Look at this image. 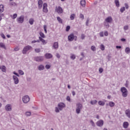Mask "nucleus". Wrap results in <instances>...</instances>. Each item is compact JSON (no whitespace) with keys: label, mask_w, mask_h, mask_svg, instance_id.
Segmentation results:
<instances>
[{"label":"nucleus","mask_w":130,"mask_h":130,"mask_svg":"<svg viewBox=\"0 0 130 130\" xmlns=\"http://www.w3.org/2000/svg\"><path fill=\"white\" fill-rule=\"evenodd\" d=\"M83 109V106L82 105V104L81 103H78L76 104V113L77 114H80L81 113V110Z\"/></svg>","instance_id":"f257e3e1"},{"label":"nucleus","mask_w":130,"mask_h":130,"mask_svg":"<svg viewBox=\"0 0 130 130\" xmlns=\"http://www.w3.org/2000/svg\"><path fill=\"white\" fill-rule=\"evenodd\" d=\"M32 49H33L32 46L27 45L23 48L22 52L23 54H26L27 51H29V50H32Z\"/></svg>","instance_id":"f03ea898"},{"label":"nucleus","mask_w":130,"mask_h":130,"mask_svg":"<svg viewBox=\"0 0 130 130\" xmlns=\"http://www.w3.org/2000/svg\"><path fill=\"white\" fill-rule=\"evenodd\" d=\"M121 92L122 93V96L123 97H127V89L124 87H122L121 88Z\"/></svg>","instance_id":"7ed1b4c3"},{"label":"nucleus","mask_w":130,"mask_h":130,"mask_svg":"<svg viewBox=\"0 0 130 130\" xmlns=\"http://www.w3.org/2000/svg\"><path fill=\"white\" fill-rule=\"evenodd\" d=\"M77 36L74 35V34H71L68 36V40L69 41L72 42L75 39V41H77Z\"/></svg>","instance_id":"20e7f679"},{"label":"nucleus","mask_w":130,"mask_h":130,"mask_svg":"<svg viewBox=\"0 0 130 130\" xmlns=\"http://www.w3.org/2000/svg\"><path fill=\"white\" fill-rule=\"evenodd\" d=\"M25 19V17L24 15H21L19 17L17 18V22L19 23V24H22L24 22V20Z\"/></svg>","instance_id":"39448f33"},{"label":"nucleus","mask_w":130,"mask_h":130,"mask_svg":"<svg viewBox=\"0 0 130 130\" xmlns=\"http://www.w3.org/2000/svg\"><path fill=\"white\" fill-rule=\"evenodd\" d=\"M44 58H43V56H38L35 57V60L36 61H37L38 62H40L41 61H43V60Z\"/></svg>","instance_id":"423d86ee"},{"label":"nucleus","mask_w":130,"mask_h":130,"mask_svg":"<svg viewBox=\"0 0 130 130\" xmlns=\"http://www.w3.org/2000/svg\"><path fill=\"white\" fill-rule=\"evenodd\" d=\"M55 12L57 13L58 14H62L63 12V10H62V8L60 7H56L55 8Z\"/></svg>","instance_id":"0eeeda50"},{"label":"nucleus","mask_w":130,"mask_h":130,"mask_svg":"<svg viewBox=\"0 0 130 130\" xmlns=\"http://www.w3.org/2000/svg\"><path fill=\"white\" fill-rule=\"evenodd\" d=\"M22 101L23 103H28L30 101V98L28 95H25L22 98Z\"/></svg>","instance_id":"6e6552de"},{"label":"nucleus","mask_w":130,"mask_h":130,"mask_svg":"<svg viewBox=\"0 0 130 130\" xmlns=\"http://www.w3.org/2000/svg\"><path fill=\"white\" fill-rule=\"evenodd\" d=\"M43 12L44 13H48V9L47 8V4L44 3L43 5Z\"/></svg>","instance_id":"1a4fd4ad"},{"label":"nucleus","mask_w":130,"mask_h":130,"mask_svg":"<svg viewBox=\"0 0 130 130\" xmlns=\"http://www.w3.org/2000/svg\"><path fill=\"white\" fill-rule=\"evenodd\" d=\"M66 107V104L63 103H60L58 104V108L59 110L61 111Z\"/></svg>","instance_id":"9d476101"},{"label":"nucleus","mask_w":130,"mask_h":130,"mask_svg":"<svg viewBox=\"0 0 130 130\" xmlns=\"http://www.w3.org/2000/svg\"><path fill=\"white\" fill-rule=\"evenodd\" d=\"M96 124L98 126L101 127V126H103V124H104V121L103 120H100L96 122Z\"/></svg>","instance_id":"9b49d317"},{"label":"nucleus","mask_w":130,"mask_h":130,"mask_svg":"<svg viewBox=\"0 0 130 130\" xmlns=\"http://www.w3.org/2000/svg\"><path fill=\"white\" fill-rule=\"evenodd\" d=\"M45 57H46L47 59H50V58L53 57V56L50 53H47L45 54Z\"/></svg>","instance_id":"f8f14e48"},{"label":"nucleus","mask_w":130,"mask_h":130,"mask_svg":"<svg viewBox=\"0 0 130 130\" xmlns=\"http://www.w3.org/2000/svg\"><path fill=\"white\" fill-rule=\"evenodd\" d=\"M112 21H113V19H112V17L111 16H109L106 18V19L105 20V21H106L107 23H112Z\"/></svg>","instance_id":"ddd939ff"},{"label":"nucleus","mask_w":130,"mask_h":130,"mask_svg":"<svg viewBox=\"0 0 130 130\" xmlns=\"http://www.w3.org/2000/svg\"><path fill=\"white\" fill-rule=\"evenodd\" d=\"M13 79L15 85L19 84V78H18V77L16 76L13 75Z\"/></svg>","instance_id":"4468645a"},{"label":"nucleus","mask_w":130,"mask_h":130,"mask_svg":"<svg viewBox=\"0 0 130 130\" xmlns=\"http://www.w3.org/2000/svg\"><path fill=\"white\" fill-rule=\"evenodd\" d=\"M38 8L39 10L42 9V5H43V2L42 0H39L38 2Z\"/></svg>","instance_id":"2eb2a0df"},{"label":"nucleus","mask_w":130,"mask_h":130,"mask_svg":"<svg viewBox=\"0 0 130 130\" xmlns=\"http://www.w3.org/2000/svg\"><path fill=\"white\" fill-rule=\"evenodd\" d=\"M6 111H12V105L8 104L5 106Z\"/></svg>","instance_id":"dca6fc26"},{"label":"nucleus","mask_w":130,"mask_h":130,"mask_svg":"<svg viewBox=\"0 0 130 130\" xmlns=\"http://www.w3.org/2000/svg\"><path fill=\"white\" fill-rule=\"evenodd\" d=\"M125 113L126 115V116L128 118H130V109H128L125 110Z\"/></svg>","instance_id":"f3484780"},{"label":"nucleus","mask_w":130,"mask_h":130,"mask_svg":"<svg viewBox=\"0 0 130 130\" xmlns=\"http://www.w3.org/2000/svg\"><path fill=\"white\" fill-rule=\"evenodd\" d=\"M53 47L54 49H58V43L57 42H55L54 43L53 45Z\"/></svg>","instance_id":"a211bd4d"},{"label":"nucleus","mask_w":130,"mask_h":130,"mask_svg":"<svg viewBox=\"0 0 130 130\" xmlns=\"http://www.w3.org/2000/svg\"><path fill=\"white\" fill-rule=\"evenodd\" d=\"M0 70H1L3 73H6V72H7V69L5 66H0Z\"/></svg>","instance_id":"6ab92c4d"},{"label":"nucleus","mask_w":130,"mask_h":130,"mask_svg":"<svg viewBox=\"0 0 130 130\" xmlns=\"http://www.w3.org/2000/svg\"><path fill=\"white\" fill-rule=\"evenodd\" d=\"M80 5L81 6H82V7H83L84 8H85V7H86V1L81 0L80 1Z\"/></svg>","instance_id":"aec40b11"},{"label":"nucleus","mask_w":130,"mask_h":130,"mask_svg":"<svg viewBox=\"0 0 130 130\" xmlns=\"http://www.w3.org/2000/svg\"><path fill=\"white\" fill-rule=\"evenodd\" d=\"M39 39H40V41H41V42H42L43 44L45 45L47 43V42H46V41H45V40L42 39V38H41V37H39Z\"/></svg>","instance_id":"412c9836"},{"label":"nucleus","mask_w":130,"mask_h":130,"mask_svg":"<svg viewBox=\"0 0 130 130\" xmlns=\"http://www.w3.org/2000/svg\"><path fill=\"white\" fill-rule=\"evenodd\" d=\"M44 68H45L44 66L42 64H40L38 67V69L39 71H43V70H44Z\"/></svg>","instance_id":"4be33fe9"},{"label":"nucleus","mask_w":130,"mask_h":130,"mask_svg":"<svg viewBox=\"0 0 130 130\" xmlns=\"http://www.w3.org/2000/svg\"><path fill=\"white\" fill-rule=\"evenodd\" d=\"M0 48H4V49H7V47H6V45L4 43H0Z\"/></svg>","instance_id":"5701e85b"},{"label":"nucleus","mask_w":130,"mask_h":130,"mask_svg":"<svg viewBox=\"0 0 130 130\" xmlns=\"http://www.w3.org/2000/svg\"><path fill=\"white\" fill-rule=\"evenodd\" d=\"M123 126L124 128H127L128 126V122H124L123 124Z\"/></svg>","instance_id":"b1692460"},{"label":"nucleus","mask_w":130,"mask_h":130,"mask_svg":"<svg viewBox=\"0 0 130 130\" xmlns=\"http://www.w3.org/2000/svg\"><path fill=\"white\" fill-rule=\"evenodd\" d=\"M114 3L115 4L117 8H119V6H120L119 1V0H115Z\"/></svg>","instance_id":"393cba45"},{"label":"nucleus","mask_w":130,"mask_h":130,"mask_svg":"<svg viewBox=\"0 0 130 130\" xmlns=\"http://www.w3.org/2000/svg\"><path fill=\"white\" fill-rule=\"evenodd\" d=\"M28 22L29 23L30 25H33V24H34V19L33 18L29 19Z\"/></svg>","instance_id":"a878e982"},{"label":"nucleus","mask_w":130,"mask_h":130,"mask_svg":"<svg viewBox=\"0 0 130 130\" xmlns=\"http://www.w3.org/2000/svg\"><path fill=\"white\" fill-rule=\"evenodd\" d=\"M98 103L99 105H100L101 106H104V105H105V103H104L102 101H99Z\"/></svg>","instance_id":"bb28decb"},{"label":"nucleus","mask_w":130,"mask_h":130,"mask_svg":"<svg viewBox=\"0 0 130 130\" xmlns=\"http://www.w3.org/2000/svg\"><path fill=\"white\" fill-rule=\"evenodd\" d=\"M125 52L127 54H128L130 52V48L129 47H126L125 49Z\"/></svg>","instance_id":"cd10ccee"},{"label":"nucleus","mask_w":130,"mask_h":130,"mask_svg":"<svg viewBox=\"0 0 130 130\" xmlns=\"http://www.w3.org/2000/svg\"><path fill=\"white\" fill-rule=\"evenodd\" d=\"M98 101L96 100H93L90 101V104H91V105H94V104H96V103H97Z\"/></svg>","instance_id":"c85d7f7f"},{"label":"nucleus","mask_w":130,"mask_h":130,"mask_svg":"<svg viewBox=\"0 0 130 130\" xmlns=\"http://www.w3.org/2000/svg\"><path fill=\"white\" fill-rule=\"evenodd\" d=\"M4 10V5H0V13H3Z\"/></svg>","instance_id":"c756f323"},{"label":"nucleus","mask_w":130,"mask_h":130,"mask_svg":"<svg viewBox=\"0 0 130 130\" xmlns=\"http://www.w3.org/2000/svg\"><path fill=\"white\" fill-rule=\"evenodd\" d=\"M109 106H110V107H113V106H114V105H115V104H114V103L113 102H110L109 103Z\"/></svg>","instance_id":"7c9ffc66"},{"label":"nucleus","mask_w":130,"mask_h":130,"mask_svg":"<svg viewBox=\"0 0 130 130\" xmlns=\"http://www.w3.org/2000/svg\"><path fill=\"white\" fill-rule=\"evenodd\" d=\"M76 16V15L75 14H72L70 16V19L71 20L75 19V17Z\"/></svg>","instance_id":"2f4dec72"},{"label":"nucleus","mask_w":130,"mask_h":130,"mask_svg":"<svg viewBox=\"0 0 130 130\" xmlns=\"http://www.w3.org/2000/svg\"><path fill=\"white\" fill-rule=\"evenodd\" d=\"M57 20L60 24H62V19L59 17H57Z\"/></svg>","instance_id":"473e14b6"},{"label":"nucleus","mask_w":130,"mask_h":130,"mask_svg":"<svg viewBox=\"0 0 130 130\" xmlns=\"http://www.w3.org/2000/svg\"><path fill=\"white\" fill-rule=\"evenodd\" d=\"M124 11H125V7H123L121 8V9H120V12H121V13H123L124 12Z\"/></svg>","instance_id":"72a5a7b5"},{"label":"nucleus","mask_w":130,"mask_h":130,"mask_svg":"<svg viewBox=\"0 0 130 130\" xmlns=\"http://www.w3.org/2000/svg\"><path fill=\"white\" fill-rule=\"evenodd\" d=\"M40 36H41V38H45V35L42 32H40Z\"/></svg>","instance_id":"f704fd0d"},{"label":"nucleus","mask_w":130,"mask_h":130,"mask_svg":"<svg viewBox=\"0 0 130 130\" xmlns=\"http://www.w3.org/2000/svg\"><path fill=\"white\" fill-rule=\"evenodd\" d=\"M90 21V18H88L86 20L85 25L86 26H89V22Z\"/></svg>","instance_id":"c9c22d12"},{"label":"nucleus","mask_w":130,"mask_h":130,"mask_svg":"<svg viewBox=\"0 0 130 130\" xmlns=\"http://www.w3.org/2000/svg\"><path fill=\"white\" fill-rule=\"evenodd\" d=\"M35 52H37V53H39L40 51H41V50L40 48H36L35 49Z\"/></svg>","instance_id":"e433bc0d"},{"label":"nucleus","mask_w":130,"mask_h":130,"mask_svg":"<svg viewBox=\"0 0 130 130\" xmlns=\"http://www.w3.org/2000/svg\"><path fill=\"white\" fill-rule=\"evenodd\" d=\"M104 25L106 27V28H109V24L108 23V22L105 21Z\"/></svg>","instance_id":"4c0bfd02"},{"label":"nucleus","mask_w":130,"mask_h":130,"mask_svg":"<svg viewBox=\"0 0 130 130\" xmlns=\"http://www.w3.org/2000/svg\"><path fill=\"white\" fill-rule=\"evenodd\" d=\"M79 17L80 19H82V20H84L85 19V17L84 16V14L81 13L79 15Z\"/></svg>","instance_id":"58836bf2"},{"label":"nucleus","mask_w":130,"mask_h":130,"mask_svg":"<svg viewBox=\"0 0 130 130\" xmlns=\"http://www.w3.org/2000/svg\"><path fill=\"white\" fill-rule=\"evenodd\" d=\"M91 50H92V51H96V47H95L94 46H92L91 47Z\"/></svg>","instance_id":"ea45409f"},{"label":"nucleus","mask_w":130,"mask_h":130,"mask_svg":"<svg viewBox=\"0 0 130 130\" xmlns=\"http://www.w3.org/2000/svg\"><path fill=\"white\" fill-rule=\"evenodd\" d=\"M70 29H71V26H70V25H68V26L66 27V31L67 32H69V31H70Z\"/></svg>","instance_id":"a19ab883"},{"label":"nucleus","mask_w":130,"mask_h":130,"mask_svg":"<svg viewBox=\"0 0 130 130\" xmlns=\"http://www.w3.org/2000/svg\"><path fill=\"white\" fill-rule=\"evenodd\" d=\"M100 47H101V50H102V51L105 50V46H104L103 45V44H101Z\"/></svg>","instance_id":"79ce46f5"},{"label":"nucleus","mask_w":130,"mask_h":130,"mask_svg":"<svg viewBox=\"0 0 130 130\" xmlns=\"http://www.w3.org/2000/svg\"><path fill=\"white\" fill-rule=\"evenodd\" d=\"M70 58H71V59H73L74 60V59H76V55H75V54H72V56L70 57Z\"/></svg>","instance_id":"37998d69"},{"label":"nucleus","mask_w":130,"mask_h":130,"mask_svg":"<svg viewBox=\"0 0 130 130\" xmlns=\"http://www.w3.org/2000/svg\"><path fill=\"white\" fill-rule=\"evenodd\" d=\"M18 73L19 75H21V76L24 75V72L22 70H19Z\"/></svg>","instance_id":"c03bdc74"},{"label":"nucleus","mask_w":130,"mask_h":130,"mask_svg":"<svg viewBox=\"0 0 130 130\" xmlns=\"http://www.w3.org/2000/svg\"><path fill=\"white\" fill-rule=\"evenodd\" d=\"M25 115L26 116H30L31 115V112H26L25 113Z\"/></svg>","instance_id":"a18cd8bd"},{"label":"nucleus","mask_w":130,"mask_h":130,"mask_svg":"<svg viewBox=\"0 0 130 130\" xmlns=\"http://www.w3.org/2000/svg\"><path fill=\"white\" fill-rule=\"evenodd\" d=\"M17 17H18V15L17 14H13L12 18L13 19H16V18H17Z\"/></svg>","instance_id":"49530a36"},{"label":"nucleus","mask_w":130,"mask_h":130,"mask_svg":"<svg viewBox=\"0 0 130 130\" xmlns=\"http://www.w3.org/2000/svg\"><path fill=\"white\" fill-rule=\"evenodd\" d=\"M66 100L69 102H71V97H70V96H67V98H66Z\"/></svg>","instance_id":"de8ad7c7"},{"label":"nucleus","mask_w":130,"mask_h":130,"mask_svg":"<svg viewBox=\"0 0 130 130\" xmlns=\"http://www.w3.org/2000/svg\"><path fill=\"white\" fill-rule=\"evenodd\" d=\"M125 87H126V88H128V81L126 80V83L124 85Z\"/></svg>","instance_id":"09e8293b"},{"label":"nucleus","mask_w":130,"mask_h":130,"mask_svg":"<svg viewBox=\"0 0 130 130\" xmlns=\"http://www.w3.org/2000/svg\"><path fill=\"white\" fill-rule=\"evenodd\" d=\"M124 6H125V9H126V10H128L129 6L127 3H125Z\"/></svg>","instance_id":"8fccbe9b"},{"label":"nucleus","mask_w":130,"mask_h":130,"mask_svg":"<svg viewBox=\"0 0 130 130\" xmlns=\"http://www.w3.org/2000/svg\"><path fill=\"white\" fill-rule=\"evenodd\" d=\"M50 68H51V66L50 65L47 64L45 66V68L47 70H49V69H50Z\"/></svg>","instance_id":"3c124183"},{"label":"nucleus","mask_w":130,"mask_h":130,"mask_svg":"<svg viewBox=\"0 0 130 130\" xmlns=\"http://www.w3.org/2000/svg\"><path fill=\"white\" fill-rule=\"evenodd\" d=\"M124 30L126 31V30H128V25H125L123 27Z\"/></svg>","instance_id":"603ef678"},{"label":"nucleus","mask_w":130,"mask_h":130,"mask_svg":"<svg viewBox=\"0 0 130 130\" xmlns=\"http://www.w3.org/2000/svg\"><path fill=\"white\" fill-rule=\"evenodd\" d=\"M55 112H59V109L58 108V107H55Z\"/></svg>","instance_id":"864d4df0"},{"label":"nucleus","mask_w":130,"mask_h":130,"mask_svg":"<svg viewBox=\"0 0 130 130\" xmlns=\"http://www.w3.org/2000/svg\"><path fill=\"white\" fill-rule=\"evenodd\" d=\"M100 37H103V36H104V34L103 33V31L100 32Z\"/></svg>","instance_id":"5fc2aeb1"},{"label":"nucleus","mask_w":130,"mask_h":130,"mask_svg":"<svg viewBox=\"0 0 130 130\" xmlns=\"http://www.w3.org/2000/svg\"><path fill=\"white\" fill-rule=\"evenodd\" d=\"M90 123L92 125V126H95V123H94V121L93 120L90 121Z\"/></svg>","instance_id":"6e6d98bb"},{"label":"nucleus","mask_w":130,"mask_h":130,"mask_svg":"<svg viewBox=\"0 0 130 130\" xmlns=\"http://www.w3.org/2000/svg\"><path fill=\"white\" fill-rule=\"evenodd\" d=\"M99 72H100V74H102V73H103V69L100 68L99 69Z\"/></svg>","instance_id":"4d7b16f0"},{"label":"nucleus","mask_w":130,"mask_h":130,"mask_svg":"<svg viewBox=\"0 0 130 130\" xmlns=\"http://www.w3.org/2000/svg\"><path fill=\"white\" fill-rule=\"evenodd\" d=\"M81 39L82 40H84V39H85V35L82 34V35H81Z\"/></svg>","instance_id":"13d9d810"},{"label":"nucleus","mask_w":130,"mask_h":130,"mask_svg":"<svg viewBox=\"0 0 130 130\" xmlns=\"http://www.w3.org/2000/svg\"><path fill=\"white\" fill-rule=\"evenodd\" d=\"M10 6H16V3L14 2H12L10 3Z\"/></svg>","instance_id":"bf43d9fd"},{"label":"nucleus","mask_w":130,"mask_h":130,"mask_svg":"<svg viewBox=\"0 0 130 130\" xmlns=\"http://www.w3.org/2000/svg\"><path fill=\"white\" fill-rule=\"evenodd\" d=\"M44 29L45 33H47V30L46 29V25L44 26Z\"/></svg>","instance_id":"052dcab7"},{"label":"nucleus","mask_w":130,"mask_h":130,"mask_svg":"<svg viewBox=\"0 0 130 130\" xmlns=\"http://www.w3.org/2000/svg\"><path fill=\"white\" fill-rule=\"evenodd\" d=\"M13 74L14 75H15L16 77H20V75L17 73H16L15 72H13Z\"/></svg>","instance_id":"680f3d73"},{"label":"nucleus","mask_w":130,"mask_h":130,"mask_svg":"<svg viewBox=\"0 0 130 130\" xmlns=\"http://www.w3.org/2000/svg\"><path fill=\"white\" fill-rule=\"evenodd\" d=\"M104 35H105V36H108V31H105Z\"/></svg>","instance_id":"e2e57ef3"},{"label":"nucleus","mask_w":130,"mask_h":130,"mask_svg":"<svg viewBox=\"0 0 130 130\" xmlns=\"http://www.w3.org/2000/svg\"><path fill=\"white\" fill-rule=\"evenodd\" d=\"M20 49L19 48V47H17L16 48H14V51H18V50H19Z\"/></svg>","instance_id":"0e129e2a"},{"label":"nucleus","mask_w":130,"mask_h":130,"mask_svg":"<svg viewBox=\"0 0 130 130\" xmlns=\"http://www.w3.org/2000/svg\"><path fill=\"white\" fill-rule=\"evenodd\" d=\"M1 37L3 38V39H6V36H5L4 34H1Z\"/></svg>","instance_id":"69168bd1"},{"label":"nucleus","mask_w":130,"mask_h":130,"mask_svg":"<svg viewBox=\"0 0 130 130\" xmlns=\"http://www.w3.org/2000/svg\"><path fill=\"white\" fill-rule=\"evenodd\" d=\"M56 56L58 58H60V55H59L58 53H56Z\"/></svg>","instance_id":"338daca9"},{"label":"nucleus","mask_w":130,"mask_h":130,"mask_svg":"<svg viewBox=\"0 0 130 130\" xmlns=\"http://www.w3.org/2000/svg\"><path fill=\"white\" fill-rule=\"evenodd\" d=\"M116 48H117V49H120V48H121V46H116Z\"/></svg>","instance_id":"774afa93"}]
</instances>
